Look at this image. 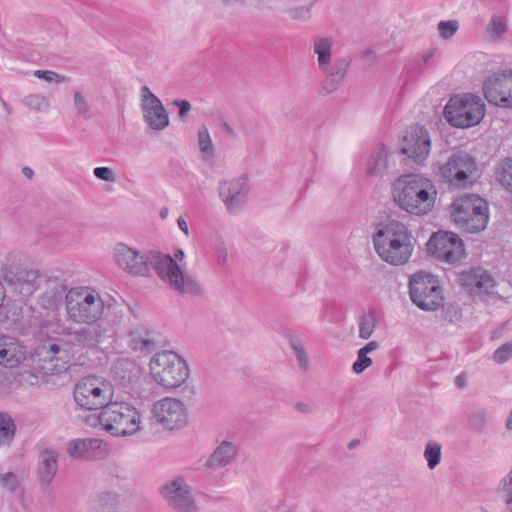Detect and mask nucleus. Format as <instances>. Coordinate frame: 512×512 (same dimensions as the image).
Returning <instances> with one entry per match:
<instances>
[{
  "label": "nucleus",
  "mask_w": 512,
  "mask_h": 512,
  "mask_svg": "<svg viewBox=\"0 0 512 512\" xmlns=\"http://www.w3.org/2000/svg\"><path fill=\"white\" fill-rule=\"evenodd\" d=\"M68 319L87 324L73 333L76 343L94 348L116 333L127 308L115 299L103 300L96 290L89 287L70 289L65 296Z\"/></svg>",
  "instance_id": "f257e3e1"
},
{
  "label": "nucleus",
  "mask_w": 512,
  "mask_h": 512,
  "mask_svg": "<svg viewBox=\"0 0 512 512\" xmlns=\"http://www.w3.org/2000/svg\"><path fill=\"white\" fill-rule=\"evenodd\" d=\"M372 241L379 258L392 266L408 263L414 251L415 238L412 232L398 220L379 223Z\"/></svg>",
  "instance_id": "f03ea898"
},
{
  "label": "nucleus",
  "mask_w": 512,
  "mask_h": 512,
  "mask_svg": "<svg viewBox=\"0 0 512 512\" xmlns=\"http://www.w3.org/2000/svg\"><path fill=\"white\" fill-rule=\"evenodd\" d=\"M396 205L412 215H425L435 204L437 191L431 179L420 174H405L391 186Z\"/></svg>",
  "instance_id": "7ed1b4c3"
},
{
  "label": "nucleus",
  "mask_w": 512,
  "mask_h": 512,
  "mask_svg": "<svg viewBox=\"0 0 512 512\" xmlns=\"http://www.w3.org/2000/svg\"><path fill=\"white\" fill-rule=\"evenodd\" d=\"M159 279L182 297L195 298L204 295V288L198 279L184 273L180 265L169 254L154 252L151 270Z\"/></svg>",
  "instance_id": "20e7f679"
},
{
  "label": "nucleus",
  "mask_w": 512,
  "mask_h": 512,
  "mask_svg": "<svg viewBox=\"0 0 512 512\" xmlns=\"http://www.w3.org/2000/svg\"><path fill=\"white\" fill-rule=\"evenodd\" d=\"M96 420L114 437L132 436L141 430L142 424L140 413L132 404L114 398L103 407Z\"/></svg>",
  "instance_id": "39448f33"
},
{
  "label": "nucleus",
  "mask_w": 512,
  "mask_h": 512,
  "mask_svg": "<svg viewBox=\"0 0 512 512\" xmlns=\"http://www.w3.org/2000/svg\"><path fill=\"white\" fill-rule=\"evenodd\" d=\"M114 398V385L100 375H86L77 380L73 388L76 406L85 411L103 410Z\"/></svg>",
  "instance_id": "423d86ee"
},
{
  "label": "nucleus",
  "mask_w": 512,
  "mask_h": 512,
  "mask_svg": "<svg viewBox=\"0 0 512 512\" xmlns=\"http://www.w3.org/2000/svg\"><path fill=\"white\" fill-rule=\"evenodd\" d=\"M486 113L482 98L472 93L452 96L444 107V118L453 127L470 128L478 125Z\"/></svg>",
  "instance_id": "0eeeda50"
},
{
  "label": "nucleus",
  "mask_w": 512,
  "mask_h": 512,
  "mask_svg": "<svg viewBox=\"0 0 512 512\" xmlns=\"http://www.w3.org/2000/svg\"><path fill=\"white\" fill-rule=\"evenodd\" d=\"M149 369L153 380L165 389L178 388L189 377L186 361L174 351L157 352L150 360Z\"/></svg>",
  "instance_id": "6e6552de"
},
{
  "label": "nucleus",
  "mask_w": 512,
  "mask_h": 512,
  "mask_svg": "<svg viewBox=\"0 0 512 512\" xmlns=\"http://www.w3.org/2000/svg\"><path fill=\"white\" fill-rule=\"evenodd\" d=\"M313 53L317 57L319 70L326 75L321 82V90L325 94L332 93L338 89L343 82L349 67L350 61L343 57L332 64V41L328 37H316L313 41Z\"/></svg>",
  "instance_id": "1a4fd4ad"
},
{
  "label": "nucleus",
  "mask_w": 512,
  "mask_h": 512,
  "mask_svg": "<svg viewBox=\"0 0 512 512\" xmlns=\"http://www.w3.org/2000/svg\"><path fill=\"white\" fill-rule=\"evenodd\" d=\"M452 218L461 229L477 233L488 224V204L476 194H464L453 202Z\"/></svg>",
  "instance_id": "9d476101"
},
{
  "label": "nucleus",
  "mask_w": 512,
  "mask_h": 512,
  "mask_svg": "<svg viewBox=\"0 0 512 512\" xmlns=\"http://www.w3.org/2000/svg\"><path fill=\"white\" fill-rule=\"evenodd\" d=\"M409 295L411 301L424 311H436L443 306L442 288L430 273L420 271L410 276Z\"/></svg>",
  "instance_id": "9b49d317"
},
{
  "label": "nucleus",
  "mask_w": 512,
  "mask_h": 512,
  "mask_svg": "<svg viewBox=\"0 0 512 512\" xmlns=\"http://www.w3.org/2000/svg\"><path fill=\"white\" fill-rule=\"evenodd\" d=\"M476 169L475 159L466 152L458 151L451 154L447 161L439 166V175L451 186L464 188L472 183Z\"/></svg>",
  "instance_id": "f8f14e48"
},
{
  "label": "nucleus",
  "mask_w": 512,
  "mask_h": 512,
  "mask_svg": "<svg viewBox=\"0 0 512 512\" xmlns=\"http://www.w3.org/2000/svg\"><path fill=\"white\" fill-rule=\"evenodd\" d=\"M154 252L155 250L141 251L119 242L113 248V260L124 272L132 276L147 277L151 273Z\"/></svg>",
  "instance_id": "ddd939ff"
},
{
  "label": "nucleus",
  "mask_w": 512,
  "mask_h": 512,
  "mask_svg": "<svg viewBox=\"0 0 512 512\" xmlns=\"http://www.w3.org/2000/svg\"><path fill=\"white\" fill-rule=\"evenodd\" d=\"M427 250L433 257L449 264L458 262L465 252L459 236L448 231L434 233L427 243Z\"/></svg>",
  "instance_id": "4468645a"
},
{
  "label": "nucleus",
  "mask_w": 512,
  "mask_h": 512,
  "mask_svg": "<svg viewBox=\"0 0 512 512\" xmlns=\"http://www.w3.org/2000/svg\"><path fill=\"white\" fill-rule=\"evenodd\" d=\"M160 494L175 512H200L190 486L180 476L162 485Z\"/></svg>",
  "instance_id": "2eb2a0df"
},
{
  "label": "nucleus",
  "mask_w": 512,
  "mask_h": 512,
  "mask_svg": "<svg viewBox=\"0 0 512 512\" xmlns=\"http://www.w3.org/2000/svg\"><path fill=\"white\" fill-rule=\"evenodd\" d=\"M483 92L490 104L512 108V70H504L487 77L483 83Z\"/></svg>",
  "instance_id": "dca6fc26"
},
{
  "label": "nucleus",
  "mask_w": 512,
  "mask_h": 512,
  "mask_svg": "<svg viewBox=\"0 0 512 512\" xmlns=\"http://www.w3.org/2000/svg\"><path fill=\"white\" fill-rule=\"evenodd\" d=\"M152 412L157 422L170 430L182 428L188 421L185 404L176 398L165 397L157 401Z\"/></svg>",
  "instance_id": "f3484780"
},
{
  "label": "nucleus",
  "mask_w": 512,
  "mask_h": 512,
  "mask_svg": "<svg viewBox=\"0 0 512 512\" xmlns=\"http://www.w3.org/2000/svg\"><path fill=\"white\" fill-rule=\"evenodd\" d=\"M431 140L428 131L420 125H411L405 131L401 152L416 163H423L429 156Z\"/></svg>",
  "instance_id": "a211bd4d"
},
{
  "label": "nucleus",
  "mask_w": 512,
  "mask_h": 512,
  "mask_svg": "<svg viewBox=\"0 0 512 512\" xmlns=\"http://www.w3.org/2000/svg\"><path fill=\"white\" fill-rule=\"evenodd\" d=\"M141 109L144 120L151 129L160 131L169 125L165 107L148 86L141 88Z\"/></svg>",
  "instance_id": "6ab92c4d"
},
{
  "label": "nucleus",
  "mask_w": 512,
  "mask_h": 512,
  "mask_svg": "<svg viewBox=\"0 0 512 512\" xmlns=\"http://www.w3.org/2000/svg\"><path fill=\"white\" fill-rule=\"evenodd\" d=\"M109 445L99 438H77L67 445V453L75 459L100 460L109 454Z\"/></svg>",
  "instance_id": "aec40b11"
},
{
  "label": "nucleus",
  "mask_w": 512,
  "mask_h": 512,
  "mask_svg": "<svg viewBox=\"0 0 512 512\" xmlns=\"http://www.w3.org/2000/svg\"><path fill=\"white\" fill-rule=\"evenodd\" d=\"M219 196L229 212L240 210L246 203L248 186L245 177L224 180L218 186Z\"/></svg>",
  "instance_id": "412c9836"
},
{
  "label": "nucleus",
  "mask_w": 512,
  "mask_h": 512,
  "mask_svg": "<svg viewBox=\"0 0 512 512\" xmlns=\"http://www.w3.org/2000/svg\"><path fill=\"white\" fill-rule=\"evenodd\" d=\"M45 349L46 369L53 375H59L67 371L72 362L70 348L63 342L48 343Z\"/></svg>",
  "instance_id": "4be33fe9"
},
{
  "label": "nucleus",
  "mask_w": 512,
  "mask_h": 512,
  "mask_svg": "<svg viewBox=\"0 0 512 512\" xmlns=\"http://www.w3.org/2000/svg\"><path fill=\"white\" fill-rule=\"evenodd\" d=\"M58 468V455L54 450L45 449L40 452L37 466V477L41 485L48 487L54 480Z\"/></svg>",
  "instance_id": "5701e85b"
},
{
  "label": "nucleus",
  "mask_w": 512,
  "mask_h": 512,
  "mask_svg": "<svg viewBox=\"0 0 512 512\" xmlns=\"http://www.w3.org/2000/svg\"><path fill=\"white\" fill-rule=\"evenodd\" d=\"M393 153L388 151L383 145L376 147L370 154L367 164L366 173L373 177H382L391 165Z\"/></svg>",
  "instance_id": "b1692460"
},
{
  "label": "nucleus",
  "mask_w": 512,
  "mask_h": 512,
  "mask_svg": "<svg viewBox=\"0 0 512 512\" xmlns=\"http://www.w3.org/2000/svg\"><path fill=\"white\" fill-rule=\"evenodd\" d=\"M237 451V446L234 443L223 441L215 448L205 466L211 469L225 467L234 460Z\"/></svg>",
  "instance_id": "393cba45"
},
{
  "label": "nucleus",
  "mask_w": 512,
  "mask_h": 512,
  "mask_svg": "<svg viewBox=\"0 0 512 512\" xmlns=\"http://www.w3.org/2000/svg\"><path fill=\"white\" fill-rule=\"evenodd\" d=\"M24 359L18 345L8 337H0V364L7 367H16Z\"/></svg>",
  "instance_id": "a878e982"
},
{
  "label": "nucleus",
  "mask_w": 512,
  "mask_h": 512,
  "mask_svg": "<svg viewBox=\"0 0 512 512\" xmlns=\"http://www.w3.org/2000/svg\"><path fill=\"white\" fill-rule=\"evenodd\" d=\"M92 512H122L119 496L116 493L99 494L92 503Z\"/></svg>",
  "instance_id": "bb28decb"
},
{
  "label": "nucleus",
  "mask_w": 512,
  "mask_h": 512,
  "mask_svg": "<svg viewBox=\"0 0 512 512\" xmlns=\"http://www.w3.org/2000/svg\"><path fill=\"white\" fill-rule=\"evenodd\" d=\"M377 326V315L375 311L364 313L358 322V336L361 339H369Z\"/></svg>",
  "instance_id": "cd10ccee"
},
{
  "label": "nucleus",
  "mask_w": 512,
  "mask_h": 512,
  "mask_svg": "<svg viewBox=\"0 0 512 512\" xmlns=\"http://www.w3.org/2000/svg\"><path fill=\"white\" fill-rule=\"evenodd\" d=\"M198 146L202 159L206 162L214 157V146L207 127L202 126L198 130Z\"/></svg>",
  "instance_id": "c85d7f7f"
},
{
  "label": "nucleus",
  "mask_w": 512,
  "mask_h": 512,
  "mask_svg": "<svg viewBox=\"0 0 512 512\" xmlns=\"http://www.w3.org/2000/svg\"><path fill=\"white\" fill-rule=\"evenodd\" d=\"M463 280L466 285L472 286L480 291L488 292L493 286L494 281L491 276L487 274H466L463 275Z\"/></svg>",
  "instance_id": "c756f323"
},
{
  "label": "nucleus",
  "mask_w": 512,
  "mask_h": 512,
  "mask_svg": "<svg viewBox=\"0 0 512 512\" xmlns=\"http://www.w3.org/2000/svg\"><path fill=\"white\" fill-rule=\"evenodd\" d=\"M496 176L500 184L512 193V158L504 159L499 163Z\"/></svg>",
  "instance_id": "7c9ffc66"
},
{
  "label": "nucleus",
  "mask_w": 512,
  "mask_h": 512,
  "mask_svg": "<svg viewBox=\"0 0 512 512\" xmlns=\"http://www.w3.org/2000/svg\"><path fill=\"white\" fill-rule=\"evenodd\" d=\"M15 436V424L10 416L0 413V446L9 445Z\"/></svg>",
  "instance_id": "2f4dec72"
},
{
  "label": "nucleus",
  "mask_w": 512,
  "mask_h": 512,
  "mask_svg": "<svg viewBox=\"0 0 512 512\" xmlns=\"http://www.w3.org/2000/svg\"><path fill=\"white\" fill-rule=\"evenodd\" d=\"M424 458L430 469H434L441 460V445L438 442H429L424 450Z\"/></svg>",
  "instance_id": "473e14b6"
},
{
  "label": "nucleus",
  "mask_w": 512,
  "mask_h": 512,
  "mask_svg": "<svg viewBox=\"0 0 512 512\" xmlns=\"http://www.w3.org/2000/svg\"><path fill=\"white\" fill-rule=\"evenodd\" d=\"M23 103L36 112H46L49 109L48 99L41 94H30L23 99Z\"/></svg>",
  "instance_id": "72a5a7b5"
},
{
  "label": "nucleus",
  "mask_w": 512,
  "mask_h": 512,
  "mask_svg": "<svg viewBox=\"0 0 512 512\" xmlns=\"http://www.w3.org/2000/svg\"><path fill=\"white\" fill-rule=\"evenodd\" d=\"M290 346L297 358L298 365L303 370H307L310 365V360L305 348L302 346L299 340L294 338L290 340Z\"/></svg>",
  "instance_id": "f704fd0d"
},
{
  "label": "nucleus",
  "mask_w": 512,
  "mask_h": 512,
  "mask_svg": "<svg viewBox=\"0 0 512 512\" xmlns=\"http://www.w3.org/2000/svg\"><path fill=\"white\" fill-rule=\"evenodd\" d=\"M507 31V22L503 17L493 16L488 25L487 32L492 38H500Z\"/></svg>",
  "instance_id": "c9c22d12"
},
{
  "label": "nucleus",
  "mask_w": 512,
  "mask_h": 512,
  "mask_svg": "<svg viewBox=\"0 0 512 512\" xmlns=\"http://www.w3.org/2000/svg\"><path fill=\"white\" fill-rule=\"evenodd\" d=\"M73 100L77 116L86 120L90 119L92 114L86 98L80 92L76 91L74 92Z\"/></svg>",
  "instance_id": "e433bc0d"
},
{
  "label": "nucleus",
  "mask_w": 512,
  "mask_h": 512,
  "mask_svg": "<svg viewBox=\"0 0 512 512\" xmlns=\"http://www.w3.org/2000/svg\"><path fill=\"white\" fill-rule=\"evenodd\" d=\"M38 274L36 271H26L21 284V293L25 295L32 294L37 289Z\"/></svg>",
  "instance_id": "4c0bfd02"
},
{
  "label": "nucleus",
  "mask_w": 512,
  "mask_h": 512,
  "mask_svg": "<svg viewBox=\"0 0 512 512\" xmlns=\"http://www.w3.org/2000/svg\"><path fill=\"white\" fill-rule=\"evenodd\" d=\"M499 490L502 497L505 498V503L510 505L512 503V469L500 480Z\"/></svg>",
  "instance_id": "58836bf2"
},
{
  "label": "nucleus",
  "mask_w": 512,
  "mask_h": 512,
  "mask_svg": "<svg viewBox=\"0 0 512 512\" xmlns=\"http://www.w3.org/2000/svg\"><path fill=\"white\" fill-rule=\"evenodd\" d=\"M373 361L368 356V354H365L364 352L357 351V358L355 362L352 365V371L356 374L363 373L367 368H369L372 365Z\"/></svg>",
  "instance_id": "ea45409f"
},
{
  "label": "nucleus",
  "mask_w": 512,
  "mask_h": 512,
  "mask_svg": "<svg viewBox=\"0 0 512 512\" xmlns=\"http://www.w3.org/2000/svg\"><path fill=\"white\" fill-rule=\"evenodd\" d=\"M512 357V341L507 342L497 348L493 354V360L496 363L503 364Z\"/></svg>",
  "instance_id": "a19ab883"
},
{
  "label": "nucleus",
  "mask_w": 512,
  "mask_h": 512,
  "mask_svg": "<svg viewBox=\"0 0 512 512\" xmlns=\"http://www.w3.org/2000/svg\"><path fill=\"white\" fill-rule=\"evenodd\" d=\"M133 349L140 351H150L155 343L149 337H141L137 332L132 334Z\"/></svg>",
  "instance_id": "79ce46f5"
},
{
  "label": "nucleus",
  "mask_w": 512,
  "mask_h": 512,
  "mask_svg": "<svg viewBox=\"0 0 512 512\" xmlns=\"http://www.w3.org/2000/svg\"><path fill=\"white\" fill-rule=\"evenodd\" d=\"M458 27V22L455 20L441 21L438 24V31L443 38L449 39L456 33Z\"/></svg>",
  "instance_id": "37998d69"
},
{
  "label": "nucleus",
  "mask_w": 512,
  "mask_h": 512,
  "mask_svg": "<svg viewBox=\"0 0 512 512\" xmlns=\"http://www.w3.org/2000/svg\"><path fill=\"white\" fill-rule=\"evenodd\" d=\"M433 56H434V51H432V50L427 51L426 53H424L422 55L420 62L415 65V69H416L415 72L412 73V68H414L412 66V64H409L408 66H406L405 69H406L407 73L411 76L421 73L425 69V67L427 65H429Z\"/></svg>",
  "instance_id": "c03bdc74"
},
{
  "label": "nucleus",
  "mask_w": 512,
  "mask_h": 512,
  "mask_svg": "<svg viewBox=\"0 0 512 512\" xmlns=\"http://www.w3.org/2000/svg\"><path fill=\"white\" fill-rule=\"evenodd\" d=\"M33 74L35 77L43 79L50 83H61L65 80L64 76L59 75L58 73L50 70H35Z\"/></svg>",
  "instance_id": "a18cd8bd"
},
{
  "label": "nucleus",
  "mask_w": 512,
  "mask_h": 512,
  "mask_svg": "<svg viewBox=\"0 0 512 512\" xmlns=\"http://www.w3.org/2000/svg\"><path fill=\"white\" fill-rule=\"evenodd\" d=\"M0 483L4 488H6L10 491H14L18 486L17 477L12 472H7V473L1 475Z\"/></svg>",
  "instance_id": "49530a36"
},
{
  "label": "nucleus",
  "mask_w": 512,
  "mask_h": 512,
  "mask_svg": "<svg viewBox=\"0 0 512 512\" xmlns=\"http://www.w3.org/2000/svg\"><path fill=\"white\" fill-rule=\"evenodd\" d=\"M94 175L104 181L114 182L116 180L114 172L109 167H96Z\"/></svg>",
  "instance_id": "de8ad7c7"
},
{
  "label": "nucleus",
  "mask_w": 512,
  "mask_h": 512,
  "mask_svg": "<svg viewBox=\"0 0 512 512\" xmlns=\"http://www.w3.org/2000/svg\"><path fill=\"white\" fill-rule=\"evenodd\" d=\"M294 409L302 414H312L316 411V406L310 401H299L294 404Z\"/></svg>",
  "instance_id": "09e8293b"
},
{
  "label": "nucleus",
  "mask_w": 512,
  "mask_h": 512,
  "mask_svg": "<svg viewBox=\"0 0 512 512\" xmlns=\"http://www.w3.org/2000/svg\"><path fill=\"white\" fill-rule=\"evenodd\" d=\"M174 106L179 108V117L184 119L191 111V104L188 100H174L172 103Z\"/></svg>",
  "instance_id": "8fccbe9b"
},
{
  "label": "nucleus",
  "mask_w": 512,
  "mask_h": 512,
  "mask_svg": "<svg viewBox=\"0 0 512 512\" xmlns=\"http://www.w3.org/2000/svg\"><path fill=\"white\" fill-rule=\"evenodd\" d=\"M461 317V311L457 306L450 305L444 310V318L450 322L456 321Z\"/></svg>",
  "instance_id": "3c124183"
},
{
  "label": "nucleus",
  "mask_w": 512,
  "mask_h": 512,
  "mask_svg": "<svg viewBox=\"0 0 512 512\" xmlns=\"http://www.w3.org/2000/svg\"><path fill=\"white\" fill-rule=\"evenodd\" d=\"M215 257H216V262L218 265L222 266L226 263L227 251L223 244H220L216 248Z\"/></svg>",
  "instance_id": "603ef678"
},
{
  "label": "nucleus",
  "mask_w": 512,
  "mask_h": 512,
  "mask_svg": "<svg viewBox=\"0 0 512 512\" xmlns=\"http://www.w3.org/2000/svg\"><path fill=\"white\" fill-rule=\"evenodd\" d=\"M380 347L379 342L377 341H370L365 346L359 349V351L364 352L365 354H369L375 350H377Z\"/></svg>",
  "instance_id": "864d4df0"
},
{
  "label": "nucleus",
  "mask_w": 512,
  "mask_h": 512,
  "mask_svg": "<svg viewBox=\"0 0 512 512\" xmlns=\"http://www.w3.org/2000/svg\"><path fill=\"white\" fill-rule=\"evenodd\" d=\"M177 224H178L179 229L182 232H184L185 235L189 234L188 224H187V222L182 217H180L177 220Z\"/></svg>",
  "instance_id": "5fc2aeb1"
},
{
  "label": "nucleus",
  "mask_w": 512,
  "mask_h": 512,
  "mask_svg": "<svg viewBox=\"0 0 512 512\" xmlns=\"http://www.w3.org/2000/svg\"><path fill=\"white\" fill-rule=\"evenodd\" d=\"M185 257V254H184V251L182 249H177L174 253V257H172L173 259L176 260V262L178 261H182Z\"/></svg>",
  "instance_id": "6e6d98bb"
},
{
  "label": "nucleus",
  "mask_w": 512,
  "mask_h": 512,
  "mask_svg": "<svg viewBox=\"0 0 512 512\" xmlns=\"http://www.w3.org/2000/svg\"><path fill=\"white\" fill-rule=\"evenodd\" d=\"M475 417L478 418L481 421V423H485V421H486V412H485V410L478 411L476 413Z\"/></svg>",
  "instance_id": "4d7b16f0"
},
{
  "label": "nucleus",
  "mask_w": 512,
  "mask_h": 512,
  "mask_svg": "<svg viewBox=\"0 0 512 512\" xmlns=\"http://www.w3.org/2000/svg\"><path fill=\"white\" fill-rule=\"evenodd\" d=\"M505 426L507 430L512 431V410L510 411V414L506 419Z\"/></svg>",
  "instance_id": "13d9d810"
},
{
  "label": "nucleus",
  "mask_w": 512,
  "mask_h": 512,
  "mask_svg": "<svg viewBox=\"0 0 512 512\" xmlns=\"http://www.w3.org/2000/svg\"><path fill=\"white\" fill-rule=\"evenodd\" d=\"M455 383L458 387H463L465 385V379L462 375H459L455 379Z\"/></svg>",
  "instance_id": "bf43d9fd"
},
{
  "label": "nucleus",
  "mask_w": 512,
  "mask_h": 512,
  "mask_svg": "<svg viewBox=\"0 0 512 512\" xmlns=\"http://www.w3.org/2000/svg\"><path fill=\"white\" fill-rule=\"evenodd\" d=\"M23 173L25 176H27L28 178H31L33 176V170L29 167H25L23 169Z\"/></svg>",
  "instance_id": "052dcab7"
},
{
  "label": "nucleus",
  "mask_w": 512,
  "mask_h": 512,
  "mask_svg": "<svg viewBox=\"0 0 512 512\" xmlns=\"http://www.w3.org/2000/svg\"><path fill=\"white\" fill-rule=\"evenodd\" d=\"M167 211H161V216L164 217Z\"/></svg>",
  "instance_id": "680f3d73"
}]
</instances>
